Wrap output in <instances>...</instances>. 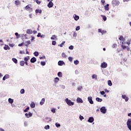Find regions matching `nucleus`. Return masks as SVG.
Returning a JSON list of instances; mask_svg holds the SVG:
<instances>
[{"mask_svg":"<svg viewBox=\"0 0 131 131\" xmlns=\"http://www.w3.org/2000/svg\"><path fill=\"white\" fill-rule=\"evenodd\" d=\"M5 76H6V79H8V78H9V75L6 74V75H5Z\"/></svg>","mask_w":131,"mask_h":131,"instance_id":"58","label":"nucleus"},{"mask_svg":"<svg viewBox=\"0 0 131 131\" xmlns=\"http://www.w3.org/2000/svg\"><path fill=\"white\" fill-rule=\"evenodd\" d=\"M25 9L27 11H28V12H32L33 11L32 8L30 7V5H29L26 6Z\"/></svg>","mask_w":131,"mask_h":131,"instance_id":"5","label":"nucleus"},{"mask_svg":"<svg viewBox=\"0 0 131 131\" xmlns=\"http://www.w3.org/2000/svg\"><path fill=\"white\" fill-rule=\"evenodd\" d=\"M26 32L28 34H32V30L31 29H28Z\"/></svg>","mask_w":131,"mask_h":131,"instance_id":"17","label":"nucleus"},{"mask_svg":"<svg viewBox=\"0 0 131 131\" xmlns=\"http://www.w3.org/2000/svg\"><path fill=\"white\" fill-rule=\"evenodd\" d=\"M100 112H101V113L105 114V113H106V112H107V109H106V107H105V106H103L101 107Z\"/></svg>","mask_w":131,"mask_h":131,"instance_id":"4","label":"nucleus"},{"mask_svg":"<svg viewBox=\"0 0 131 131\" xmlns=\"http://www.w3.org/2000/svg\"><path fill=\"white\" fill-rule=\"evenodd\" d=\"M73 37H76L77 36V33L76 32H74V34L73 35Z\"/></svg>","mask_w":131,"mask_h":131,"instance_id":"40","label":"nucleus"},{"mask_svg":"<svg viewBox=\"0 0 131 131\" xmlns=\"http://www.w3.org/2000/svg\"><path fill=\"white\" fill-rule=\"evenodd\" d=\"M29 59H30V57L29 56H27L24 58V60L25 61H28Z\"/></svg>","mask_w":131,"mask_h":131,"instance_id":"32","label":"nucleus"},{"mask_svg":"<svg viewBox=\"0 0 131 131\" xmlns=\"http://www.w3.org/2000/svg\"><path fill=\"white\" fill-rule=\"evenodd\" d=\"M100 94H101V95H105V92H104V91H101L100 92Z\"/></svg>","mask_w":131,"mask_h":131,"instance_id":"56","label":"nucleus"},{"mask_svg":"<svg viewBox=\"0 0 131 131\" xmlns=\"http://www.w3.org/2000/svg\"><path fill=\"white\" fill-rule=\"evenodd\" d=\"M104 9L105 11H109V4H106V5L104 6Z\"/></svg>","mask_w":131,"mask_h":131,"instance_id":"16","label":"nucleus"},{"mask_svg":"<svg viewBox=\"0 0 131 131\" xmlns=\"http://www.w3.org/2000/svg\"><path fill=\"white\" fill-rule=\"evenodd\" d=\"M66 102L68 105H69V106H72L74 105V102H72L70 100L68 99V98L66 99Z\"/></svg>","mask_w":131,"mask_h":131,"instance_id":"2","label":"nucleus"},{"mask_svg":"<svg viewBox=\"0 0 131 131\" xmlns=\"http://www.w3.org/2000/svg\"><path fill=\"white\" fill-rule=\"evenodd\" d=\"M25 93V90L24 89H21L20 90V94H24Z\"/></svg>","mask_w":131,"mask_h":131,"instance_id":"46","label":"nucleus"},{"mask_svg":"<svg viewBox=\"0 0 131 131\" xmlns=\"http://www.w3.org/2000/svg\"><path fill=\"white\" fill-rule=\"evenodd\" d=\"M58 64L59 66H63V64H65V63L64 62V61L60 60L58 61Z\"/></svg>","mask_w":131,"mask_h":131,"instance_id":"13","label":"nucleus"},{"mask_svg":"<svg viewBox=\"0 0 131 131\" xmlns=\"http://www.w3.org/2000/svg\"><path fill=\"white\" fill-rule=\"evenodd\" d=\"M127 126L131 130V119H128L127 121Z\"/></svg>","mask_w":131,"mask_h":131,"instance_id":"3","label":"nucleus"},{"mask_svg":"<svg viewBox=\"0 0 131 131\" xmlns=\"http://www.w3.org/2000/svg\"><path fill=\"white\" fill-rule=\"evenodd\" d=\"M69 49L70 50H73V49H74V47L73 46H71L69 47Z\"/></svg>","mask_w":131,"mask_h":131,"instance_id":"47","label":"nucleus"},{"mask_svg":"<svg viewBox=\"0 0 131 131\" xmlns=\"http://www.w3.org/2000/svg\"><path fill=\"white\" fill-rule=\"evenodd\" d=\"M38 37H42V36H41V34L40 33H38L37 35Z\"/></svg>","mask_w":131,"mask_h":131,"instance_id":"50","label":"nucleus"},{"mask_svg":"<svg viewBox=\"0 0 131 131\" xmlns=\"http://www.w3.org/2000/svg\"><path fill=\"white\" fill-rule=\"evenodd\" d=\"M107 84H108V85H109V86H112V82L111 81V80H108Z\"/></svg>","mask_w":131,"mask_h":131,"instance_id":"24","label":"nucleus"},{"mask_svg":"<svg viewBox=\"0 0 131 131\" xmlns=\"http://www.w3.org/2000/svg\"><path fill=\"white\" fill-rule=\"evenodd\" d=\"M46 101V99L45 98H42L40 102V105H42L45 104V102Z\"/></svg>","mask_w":131,"mask_h":131,"instance_id":"15","label":"nucleus"},{"mask_svg":"<svg viewBox=\"0 0 131 131\" xmlns=\"http://www.w3.org/2000/svg\"><path fill=\"white\" fill-rule=\"evenodd\" d=\"M6 79H7V78H6V76H5L3 78V80H6Z\"/></svg>","mask_w":131,"mask_h":131,"instance_id":"61","label":"nucleus"},{"mask_svg":"<svg viewBox=\"0 0 131 131\" xmlns=\"http://www.w3.org/2000/svg\"><path fill=\"white\" fill-rule=\"evenodd\" d=\"M26 42L27 43V45H26V47H28V45H30V40H28Z\"/></svg>","mask_w":131,"mask_h":131,"instance_id":"39","label":"nucleus"},{"mask_svg":"<svg viewBox=\"0 0 131 131\" xmlns=\"http://www.w3.org/2000/svg\"><path fill=\"white\" fill-rule=\"evenodd\" d=\"M51 112H52L53 113H56V109L52 108Z\"/></svg>","mask_w":131,"mask_h":131,"instance_id":"45","label":"nucleus"},{"mask_svg":"<svg viewBox=\"0 0 131 131\" xmlns=\"http://www.w3.org/2000/svg\"><path fill=\"white\" fill-rule=\"evenodd\" d=\"M78 19H79V16L78 15H75V17H74V19L76 21H77V20H78Z\"/></svg>","mask_w":131,"mask_h":131,"instance_id":"31","label":"nucleus"},{"mask_svg":"<svg viewBox=\"0 0 131 131\" xmlns=\"http://www.w3.org/2000/svg\"><path fill=\"white\" fill-rule=\"evenodd\" d=\"M52 45H53V46H55L56 45V41H53Z\"/></svg>","mask_w":131,"mask_h":131,"instance_id":"57","label":"nucleus"},{"mask_svg":"<svg viewBox=\"0 0 131 131\" xmlns=\"http://www.w3.org/2000/svg\"><path fill=\"white\" fill-rule=\"evenodd\" d=\"M25 116H26L27 118H29V117H32V113H31L30 112H29V113H26Z\"/></svg>","mask_w":131,"mask_h":131,"instance_id":"7","label":"nucleus"},{"mask_svg":"<svg viewBox=\"0 0 131 131\" xmlns=\"http://www.w3.org/2000/svg\"><path fill=\"white\" fill-rule=\"evenodd\" d=\"M25 64H26V65H28V61H25Z\"/></svg>","mask_w":131,"mask_h":131,"instance_id":"62","label":"nucleus"},{"mask_svg":"<svg viewBox=\"0 0 131 131\" xmlns=\"http://www.w3.org/2000/svg\"><path fill=\"white\" fill-rule=\"evenodd\" d=\"M4 49L7 51V50H10V47H9V46L8 45H5V47H4Z\"/></svg>","mask_w":131,"mask_h":131,"instance_id":"26","label":"nucleus"},{"mask_svg":"<svg viewBox=\"0 0 131 131\" xmlns=\"http://www.w3.org/2000/svg\"><path fill=\"white\" fill-rule=\"evenodd\" d=\"M22 46H23V43L18 44V47H22Z\"/></svg>","mask_w":131,"mask_h":131,"instance_id":"60","label":"nucleus"},{"mask_svg":"<svg viewBox=\"0 0 131 131\" xmlns=\"http://www.w3.org/2000/svg\"><path fill=\"white\" fill-rule=\"evenodd\" d=\"M40 64L42 66H45V65H46V62H45V61H41L40 62Z\"/></svg>","mask_w":131,"mask_h":131,"instance_id":"38","label":"nucleus"},{"mask_svg":"<svg viewBox=\"0 0 131 131\" xmlns=\"http://www.w3.org/2000/svg\"><path fill=\"white\" fill-rule=\"evenodd\" d=\"M59 80H60V79H59V78H58V77H56V78L54 79V82H55V83H57V82H58L59 81Z\"/></svg>","mask_w":131,"mask_h":131,"instance_id":"20","label":"nucleus"},{"mask_svg":"<svg viewBox=\"0 0 131 131\" xmlns=\"http://www.w3.org/2000/svg\"><path fill=\"white\" fill-rule=\"evenodd\" d=\"M79 118H80V120H82V119H84L83 116H80Z\"/></svg>","mask_w":131,"mask_h":131,"instance_id":"54","label":"nucleus"},{"mask_svg":"<svg viewBox=\"0 0 131 131\" xmlns=\"http://www.w3.org/2000/svg\"><path fill=\"white\" fill-rule=\"evenodd\" d=\"M44 128L45 129H50V125H47L45 126Z\"/></svg>","mask_w":131,"mask_h":131,"instance_id":"36","label":"nucleus"},{"mask_svg":"<svg viewBox=\"0 0 131 131\" xmlns=\"http://www.w3.org/2000/svg\"><path fill=\"white\" fill-rule=\"evenodd\" d=\"M58 77H62V72H59L57 74Z\"/></svg>","mask_w":131,"mask_h":131,"instance_id":"33","label":"nucleus"},{"mask_svg":"<svg viewBox=\"0 0 131 131\" xmlns=\"http://www.w3.org/2000/svg\"><path fill=\"white\" fill-rule=\"evenodd\" d=\"M28 110H29V107H27L24 111V112H28Z\"/></svg>","mask_w":131,"mask_h":131,"instance_id":"42","label":"nucleus"},{"mask_svg":"<svg viewBox=\"0 0 131 131\" xmlns=\"http://www.w3.org/2000/svg\"><path fill=\"white\" fill-rule=\"evenodd\" d=\"M79 29H80V27H79V26H78V27H77L76 28V31L79 30Z\"/></svg>","mask_w":131,"mask_h":131,"instance_id":"52","label":"nucleus"},{"mask_svg":"<svg viewBox=\"0 0 131 131\" xmlns=\"http://www.w3.org/2000/svg\"><path fill=\"white\" fill-rule=\"evenodd\" d=\"M20 3L19 1V0H17L15 1V5H16V6H19V5H20Z\"/></svg>","mask_w":131,"mask_h":131,"instance_id":"22","label":"nucleus"},{"mask_svg":"<svg viewBox=\"0 0 131 131\" xmlns=\"http://www.w3.org/2000/svg\"><path fill=\"white\" fill-rule=\"evenodd\" d=\"M74 63L75 65H77L79 64V61L78 60H76L74 61Z\"/></svg>","mask_w":131,"mask_h":131,"instance_id":"37","label":"nucleus"},{"mask_svg":"<svg viewBox=\"0 0 131 131\" xmlns=\"http://www.w3.org/2000/svg\"><path fill=\"white\" fill-rule=\"evenodd\" d=\"M8 102L10 104H13V103H14V100H13L12 98H9Z\"/></svg>","mask_w":131,"mask_h":131,"instance_id":"18","label":"nucleus"},{"mask_svg":"<svg viewBox=\"0 0 131 131\" xmlns=\"http://www.w3.org/2000/svg\"><path fill=\"white\" fill-rule=\"evenodd\" d=\"M108 66V64L107 63L103 62L101 64V68H107V67Z\"/></svg>","mask_w":131,"mask_h":131,"instance_id":"6","label":"nucleus"},{"mask_svg":"<svg viewBox=\"0 0 131 131\" xmlns=\"http://www.w3.org/2000/svg\"><path fill=\"white\" fill-rule=\"evenodd\" d=\"M101 17L104 21H106L107 20V17L106 16L101 15Z\"/></svg>","mask_w":131,"mask_h":131,"instance_id":"28","label":"nucleus"},{"mask_svg":"<svg viewBox=\"0 0 131 131\" xmlns=\"http://www.w3.org/2000/svg\"><path fill=\"white\" fill-rule=\"evenodd\" d=\"M30 107H31V108H34V107H35V103H34L33 102H32L30 104Z\"/></svg>","mask_w":131,"mask_h":131,"instance_id":"21","label":"nucleus"},{"mask_svg":"<svg viewBox=\"0 0 131 131\" xmlns=\"http://www.w3.org/2000/svg\"><path fill=\"white\" fill-rule=\"evenodd\" d=\"M77 102L78 103H83V101L82 100V99L79 97H78L77 98Z\"/></svg>","mask_w":131,"mask_h":131,"instance_id":"12","label":"nucleus"},{"mask_svg":"<svg viewBox=\"0 0 131 131\" xmlns=\"http://www.w3.org/2000/svg\"><path fill=\"white\" fill-rule=\"evenodd\" d=\"M92 78L93 79H97L98 76H97V75L96 74H94L93 75H92Z\"/></svg>","mask_w":131,"mask_h":131,"instance_id":"25","label":"nucleus"},{"mask_svg":"<svg viewBox=\"0 0 131 131\" xmlns=\"http://www.w3.org/2000/svg\"><path fill=\"white\" fill-rule=\"evenodd\" d=\"M56 35H53L51 37V39H55L56 38Z\"/></svg>","mask_w":131,"mask_h":131,"instance_id":"43","label":"nucleus"},{"mask_svg":"<svg viewBox=\"0 0 131 131\" xmlns=\"http://www.w3.org/2000/svg\"><path fill=\"white\" fill-rule=\"evenodd\" d=\"M53 6H54V3H53V2L51 1L48 4L47 7H48V8H53Z\"/></svg>","mask_w":131,"mask_h":131,"instance_id":"8","label":"nucleus"},{"mask_svg":"<svg viewBox=\"0 0 131 131\" xmlns=\"http://www.w3.org/2000/svg\"><path fill=\"white\" fill-rule=\"evenodd\" d=\"M41 12H42V11H41V10H39V9H36V10H35V13H36V14H37V13H39V14H41Z\"/></svg>","mask_w":131,"mask_h":131,"instance_id":"19","label":"nucleus"},{"mask_svg":"<svg viewBox=\"0 0 131 131\" xmlns=\"http://www.w3.org/2000/svg\"><path fill=\"white\" fill-rule=\"evenodd\" d=\"M128 116H129L130 117H131V113L128 114Z\"/></svg>","mask_w":131,"mask_h":131,"instance_id":"63","label":"nucleus"},{"mask_svg":"<svg viewBox=\"0 0 131 131\" xmlns=\"http://www.w3.org/2000/svg\"><path fill=\"white\" fill-rule=\"evenodd\" d=\"M122 98H123V99H124V100H125L126 102H127V101H128V98L127 97H126V95H122Z\"/></svg>","mask_w":131,"mask_h":131,"instance_id":"14","label":"nucleus"},{"mask_svg":"<svg viewBox=\"0 0 131 131\" xmlns=\"http://www.w3.org/2000/svg\"><path fill=\"white\" fill-rule=\"evenodd\" d=\"M120 2L117 0H113L112 2V5L113 7H116V6H119Z\"/></svg>","mask_w":131,"mask_h":131,"instance_id":"1","label":"nucleus"},{"mask_svg":"<svg viewBox=\"0 0 131 131\" xmlns=\"http://www.w3.org/2000/svg\"><path fill=\"white\" fill-rule=\"evenodd\" d=\"M9 47H14V44H11V43H9Z\"/></svg>","mask_w":131,"mask_h":131,"instance_id":"59","label":"nucleus"},{"mask_svg":"<svg viewBox=\"0 0 131 131\" xmlns=\"http://www.w3.org/2000/svg\"><path fill=\"white\" fill-rule=\"evenodd\" d=\"M101 2L103 5H105V0H101Z\"/></svg>","mask_w":131,"mask_h":131,"instance_id":"53","label":"nucleus"},{"mask_svg":"<svg viewBox=\"0 0 131 131\" xmlns=\"http://www.w3.org/2000/svg\"><path fill=\"white\" fill-rule=\"evenodd\" d=\"M98 32H100V33H102V34H103V32H102V30H101V29H98Z\"/></svg>","mask_w":131,"mask_h":131,"instance_id":"55","label":"nucleus"},{"mask_svg":"<svg viewBox=\"0 0 131 131\" xmlns=\"http://www.w3.org/2000/svg\"><path fill=\"white\" fill-rule=\"evenodd\" d=\"M96 100L97 102H102V101H103V99H102L99 97L96 98Z\"/></svg>","mask_w":131,"mask_h":131,"instance_id":"27","label":"nucleus"},{"mask_svg":"<svg viewBox=\"0 0 131 131\" xmlns=\"http://www.w3.org/2000/svg\"><path fill=\"white\" fill-rule=\"evenodd\" d=\"M61 57H62V58H67V56H66L65 53H62L61 54Z\"/></svg>","mask_w":131,"mask_h":131,"instance_id":"34","label":"nucleus"},{"mask_svg":"<svg viewBox=\"0 0 131 131\" xmlns=\"http://www.w3.org/2000/svg\"><path fill=\"white\" fill-rule=\"evenodd\" d=\"M12 60L13 62H14V63H15V64H17V63H18V60H17V59L13 58L12 59Z\"/></svg>","mask_w":131,"mask_h":131,"instance_id":"23","label":"nucleus"},{"mask_svg":"<svg viewBox=\"0 0 131 131\" xmlns=\"http://www.w3.org/2000/svg\"><path fill=\"white\" fill-rule=\"evenodd\" d=\"M94 117H90L88 120V122H90L91 123H92V122H94Z\"/></svg>","mask_w":131,"mask_h":131,"instance_id":"10","label":"nucleus"},{"mask_svg":"<svg viewBox=\"0 0 131 131\" xmlns=\"http://www.w3.org/2000/svg\"><path fill=\"white\" fill-rule=\"evenodd\" d=\"M122 49H126V46L123 45V42H122Z\"/></svg>","mask_w":131,"mask_h":131,"instance_id":"44","label":"nucleus"},{"mask_svg":"<svg viewBox=\"0 0 131 131\" xmlns=\"http://www.w3.org/2000/svg\"><path fill=\"white\" fill-rule=\"evenodd\" d=\"M0 130L1 131H5V130L4 129H3L2 128H0Z\"/></svg>","mask_w":131,"mask_h":131,"instance_id":"64","label":"nucleus"},{"mask_svg":"<svg viewBox=\"0 0 131 131\" xmlns=\"http://www.w3.org/2000/svg\"><path fill=\"white\" fill-rule=\"evenodd\" d=\"M19 64L20 65V66H24V64H25V62L24 61H20V62H19Z\"/></svg>","mask_w":131,"mask_h":131,"instance_id":"29","label":"nucleus"},{"mask_svg":"<svg viewBox=\"0 0 131 131\" xmlns=\"http://www.w3.org/2000/svg\"><path fill=\"white\" fill-rule=\"evenodd\" d=\"M30 62L31 63H35V62H36V58L32 57L30 60Z\"/></svg>","mask_w":131,"mask_h":131,"instance_id":"11","label":"nucleus"},{"mask_svg":"<svg viewBox=\"0 0 131 131\" xmlns=\"http://www.w3.org/2000/svg\"><path fill=\"white\" fill-rule=\"evenodd\" d=\"M119 39L120 40H122V41H124V38H123V36H120Z\"/></svg>","mask_w":131,"mask_h":131,"instance_id":"30","label":"nucleus"},{"mask_svg":"<svg viewBox=\"0 0 131 131\" xmlns=\"http://www.w3.org/2000/svg\"><path fill=\"white\" fill-rule=\"evenodd\" d=\"M36 4H37L38 5H40V1H38V0H36Z\"/></svg>","mask_w":131,"mask_h":131,"instance_id":"51","label":"nucleus"},{"mask_svg":"<svg viewBox=\"0 0 131 131\" xmlns=\"http://www.w3.org/2000/svg\"><path fill=\"white\" fill-rule=\"evenodd\" d=\"M68 59L69 61H70V62H72V60H73V58H72V57H69Z\"/></svg>","mask_w":131,"mask_h":131,"instance_id":"49","label":"nucleus"},{"mask_svg":"<svg viewBox=\"0 0 131 131\" xmlns=\"http://www.w3.org/2000/svg\"><path fill=\"white\" fill-rule=\"evenodd\" d=\"M34 56H35V57H37L39 55L38 52H37V51L35 52L34 53Z\"/></svg>","mask_w":131,"mask_h":131,"instance_id":"35","label":"nucleus"},{"mask_svg":"<svg viewBox=\"0 0 131 131\" xmlns=\"http://www.w3.org/2000/svg\"><path fill=\"white\" fill-rule=\"evenodd\" d=\"M88 101L90 103V104H94V101H93V97H88Z\"/></svg>","mask_w":131,"mask_h":131,"instance_id":"9","label":"nucleus"},{"mask_svg":"<svg viewBox=\"0 0 131 131\" xmlns=\"http://www.w3.org/2000/svg\"><path fill=\"white\" fill-rule=\"evenodd\" d=\"M63 45H65V41H62V42L60 45V47L62 48L63 47Z\"/></svg>","mask_w":131,"mask_h":131,"instance_id":"41","label":"nucleus"},{"mask_svg":"<svg viewBox=\"0 0 131 131\" xmlns=\"http://www.w3.org/2000/svg\"><path fill=\"white\" fill-rule=\"evenodd\" d=\"M55 125L56 127H59V126H61V125H60V124H58V123H56Z\"/></svg>","mask_w":131,"mask_h":131,"instance_id":"48","label":"nucleus"}]
</instances>
